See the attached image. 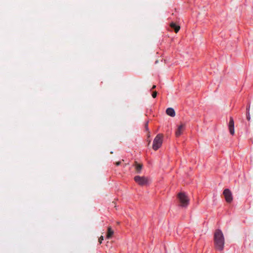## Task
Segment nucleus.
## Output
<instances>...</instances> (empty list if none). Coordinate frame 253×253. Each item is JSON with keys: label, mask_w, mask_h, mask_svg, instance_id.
I'll use <instances>...</instances> for the list:
<instances>
[{"label": "nucleus", "mask_w": 253, "mask_h": 253, "mask_svg": "<svg viewBox=\"0 0 253 253\" xmlns=\"http://www.w3.org/2000/svg\"><path fill=\"white\" fill-rule=\"evenodd\" d=\"M214 244L216 250L221 251L224 246V237L221 230L217 229L214 234Z\"/></svg>", "instance_id": "f257e3e1"}, {"label": "nucleus", "mask_w": 253, "mask_h": 253, "mask_svg": "<svg viewBox=\"0 0 253 253\" xmlns=\"http://www.w3.org/2000/svg\"><path fill=\"white\" fill-rule=\"evenodd\" d=\"M178 198L180 203L181 207H186L188 205L189 199L184 193H179L178 194Z\"/></svg>", "instance_id": "f03ea898"}, {"label": "nucleus", "mask_w": 253, "mask_h": 253, "mask_svg": "<svg viewBox=\"0 0 253 253\" xmlns=\"http://www.w3.org/2000/svg\"><path fill=\"white\" fill-rule=\"evenodd\" d=\"M163 135L162 134H158L154 138L153 144V149L154 150H158L162 145L163 142Z\"/></svg>", "instance_id": "7ed1b4c3"}, {"label": "nucleus", "mask_w": 253, "mask_h": 253, "mask_svg": "<svg viewBox=\"0 0 253 253\" xmlns=\"http://www.w3.org/2000/svg\"><path fill=\"white\" fill-rule=\"evenodd\" d=\"M134 181L140 186H145L149 183V179L145 176H135L134 178Z\"/></svg>", "instance_id": "20e7f679"}, {"label": "nucleus", "mask_w": 253, "mask_h": 253, "mask_svg": "<svg viewBox=\"0 0 253 253\" xmlns=\"http://www.w3.org/2000/svg\"><path fill=\"white\" fill-rule=\"evenodd\" d=\"M223 194L224 196L226 201L227 203H230L232 202L233 200L232 194L229 189H225L224 190Z\"/></svg>", "instance_id": "39448f33"}, {"label": "nucleus", "mask_w": 253, "mask_h": 253, "mask_svg": "<svg viewBox=\"0 0 253 253\" xmlns=\"http://www.w3.org/2000/svg\"><path fill=\"white\" fill-rule=\"evenodd\" d=\"M228 127L230 133L232 135H233L234 134V123L233 119L232 117H230V118Z\"/></svg>", "instance_id": "423d86ee"}, {"label": "nucleus", "mask_w": 253, "mask_h": 253, "mask_svg": "<svg viewBox=\"0 0 253 253\" xmlns=\"http://www.w3.org/2000/svg\"><path fill=\"white\" fill-rule=\"evenodd\" d=\"M185 126L183 124H181L178 126L177 130L175 131V135L176 137L179 136L184 129Z\"/></svg>", "instance_id": "0eeeda50"}, {"label": "nucleus", "mask_w": 253, "mask_h": 253, "mask_svg": "<svg viewBox=\"0 0 253 253\" xmlns=\"http://www.w3.org/2000/svg\"><path fill=\"white\" fill-rule=\"evenodd\" d=\"M133 166L135 167L136 172L138 173H140L141 171L142 165L141 164H138L137 162L135 161Z\"/></svg>", "instance_id": "6e6552de"}, {"label": "nucleus", "mask_w": 253, "mask_h": 253, "mask_svg": "<svg viewBox=\"0 0 253 253\" xmlns=\"http://www.w3.org/2000/svg\"><path fill=\"white\" fill-rule=\"evenodd\" d=\"M166 113L168 115L171 117H174L175 115V111L172 108H168L166 110Z\"/></svg>", "instance_id": "1a4fd4ad"}, {"label": "nucleus", "mask_w": 253, "mask_h": 253, "mask_svg": "<svg viewBox=\"0 0 253 253\" xmlns=\"http://www.w3.org/2000/svg\"><path fill=\"white\" fill-rule=\"evenodd\" d=\"M114 234V231L112 229L111 227L110 226L108 227V230H107V239H110L112 237V236H113Z\"/></svg>", "instance_id": "9d476101"}, {"label": "nucleus", "mask_w": 253, "mask_h": 253, "mask_svg": "<svg viewBox=\"0 0 253 253\" xmlns=\"http://www.w3.org/2000/svg\"><path fill=\"white\" fill-rule=\"evenodd\" d=\"M170 26L171 28L174 30L176 33H177L180 30V26L176 25L173 22L170 23Z\"/></svg>", "instance_id": "9b49d317"}, {"label": "nucleus", "mask_w": 253, "mask_h": 253, "mask_svg": "<svg viewBox=\"0 0 253 253\" xmlns=\"http://www.w3.org/2000/svg\"><path fill=\"white\" fill-rule=\"evenodd\" d=\"M157 95V92L155 91L152 92V96L153 98H156Z\"/></svg>", "instance_id": "f8f14e48"}, {"label": "nucleus", "mask_w": 253, "mask_h": 253, "mask_svg": "<svg viewBox=\"0 0 253 253\" xmlns=\"http://www.w3.org/2000/svg\"><path fill=\"white\" fill-rule=\"evenodd\" d=\"M247 119L248 121H250V119H251L250 115V112H247Z\"/></svg>", "instance_id": "ddd939ff"}, {"label": "nucleus", "mask_w": 253, "mask_h": 253, "mask_svg": "<svg viewBox=\"0 0 253 253\" xmlns=\"http://www.w3.org/2000/svg\"><path fill=\"white\" fill-rule=\"evenodd\" d=\"M104 238H103V236H101L98 239V241L99 242L100 244H101L102 243V241L103 240Z\"/></svg>", "instance_id": "4468645a"}, {"label": "nucleus", "mask_w": 253, "mask_h": 253, "mask_svg": "<svg viewBox=\"0 0 253 253\" xmlns=\"http://www.w3.org/2000/svg\"><path fill=\"white\" fill-rule=\"evenodd\" d=\"M121 164V161H119V162H117L116 163V165L118 166H119L120 164Z\"/></svg>", "instance_id": "2eb2a0df"}, {"label": "nucleus", "mask_w": 253, "mask_h": 253, "mask_svg": "<svg viewBox=\"0 0 253 253\" xmlns=\"http://www.w3.org/2000/svg\"><path fill=\"white\" fill-rule=\"evenodd\" d=\"M250 106H248V107H247V109H246V110H247V112H249V111H250Z\"/></svg>", "instance_id": "dca6fc26"}, {"label": "nucleus", "mask_w": 253, "mask_h": 253, "mask_svg": "<svg viewBox=\"0 0 253 253\" xmlns=\"http://www.w3.org/2000/svg\"><path fill=\"white\" fill-rule=\"evenodd\" d=\"M156 88V85H154L152 86V89H154V88Z\"/></svg>", "instance_id": "f3484780"}, {"label": "nucleus", "mask_w": 253, "mask_h": 253, "mask_svg": "<svg viewBox=\"0 0 253 253\" xmlns=\"http://www.w3.org/2000/svg\"><path fill=\"white\" fill-rule=\"evenodd\" d=\"M147 126H148V123H147V124H146V126L147 127Z\"/></svg>", "instance_id": "a211bd4d"}]
</instances>
